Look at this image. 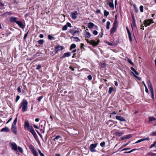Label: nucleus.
<instances>
[{"mask_svg": "<svg viewBox=\"0 0 156 156\" xmlns=\"http://www.w3.org/2000/svg\"><path fill=\"white\" fill-rule=\"evenodd\" d=\"M147 155L155 156H156V153L153 152H149L147 154Z\"/></svg>", "mask_w": 156, "mask_h": 156, "instance_id": "nucleus-21", "label": "nucleus"}, {"mask_svg": "<svg viewBox=\"0 0 156 156\" xmlns=\"http://www.w3.org/2000/svg\"><path fill=\"white\" fill-rule=\"evenodd\" d=\"M17 18L15 17H11L9 18V21L11 23L15 22L16 23Z\"/></svg>", "mask_w": 156, "mask_h": 156, "instance_id": "nucleus-8", "label": "nucleus"}, {"mask_svg": "<svg viewBox=\"0 0 156 156\" xmlns=\"http://www.w3.org/2000/svg\"><path fill=\"white\" fill-rule=\"evenodd\" d=\"M156 144V141L154 142L153 144H151L150 147V148H151L155 146V145Z\"/></svg>", "mask_w": 156, "mask_h": 156, "instance_id": "nucleus-40", "label": "nucleus"}, {"mask_svg": "<svg viewBox=\"0 0 156 156\" xmlns=\"http://www.w3.org/2000/svg\"><path fill=\"white\" fill-rule=\"evenodd\" d=\"M130 69H131V70H132L134 72V73L136 75H139L138 73L133 68V67H131Z\"/></svg>", "mask_w": 156, "mask_h": 156, "instance_id": "nucleus-22", "label": "nucleus"}, {"mask_svg": "<svg viewBox=\"0 0 156 156\" xmlns=\"http://www.w3.org/2000/svg\"><path fill=\"white\" fill-rule=\"evenodd\" d=\"M28 102L25 99H23L21 103V105L20 108L22 107V112H24L27 111V109Z\"/></svg>", "mask_w": 156, "mask_h": 156, "instance_id": "nucleus-1", "label": "nucleus"}, {"mask_svg": "<svg viewBox=\"0 0 156 156\" xmlns=\"http://www.w3.org/2000/svg\"><path fill=\"white\" fill-rule=\"evenodd\" d=\"M100 145L101 147H104L105 145V142H103L101 143L100 144Z\"/></svg>", "mask_w": 156, "mask_h": 156, "instance_id": "nucleus-44", "label": "nucleus"}, {"mask_svg": "<svg viewBox=\"0 0 156 156\" xmlns=\"http://www.w3.org/2000/svg\"><path fill=\"white\" fill-rule=\"evenodd\" d=\"M72 37L74 39H76V41L78 42V41H80V39H79V38L78 37Z\"/></svg>", "mask_w": 156, "mask_h": 156, "instance_id": "nucleus-50", "label": "nucleus"}, {"mask_svg": "<svg viewBox=\"0 0 156 156\" xmlns=\"http://www.w3.org/2000/svg\"><path fill=\"white\" fill-rule=\"evenodd\" d=\"M147 85L148 88L150 91L153 90V87L150 81H149L147 83Z\"/></svg>", "mask_w": 156, "mask_h": 156, "instance_id": "nucleus-13", "label": "nucleus"}, {"mask_svg": "<svg viewBox=\"0 0 156 156\" xmlns=\"http://www.w3.org/2000/svg\"><path fill=\"white\" fill-rule=\"evenodd\" d=\"M18 149L20 153H23V150L22 148L21 147H18Z\"/></svg>", "mask_w": 156, "mask_h": 156, "instance_id": "nucleus-46", "label": "nucleus"}, {"mask_svg": "<svg viewBox=\"0 0 156 156\" xmlns=\"http://www.w3.org/2000/svg\"><path fill=\"white\" fill-rule=\"evenodd\" d=\"M97 145V144L95 143V144H92L90 145V151L91 152H96V150L95 149V148H96Z\"/></svg>", "mask_w": 156, "mask_h": 156, "instance_id": "nucleus-3", "label": "nucleus"}, {"mask_svg": "<svg viewBox=\"0 0 156 156\" xmlns=\"http://www.w3.org/2000/svg\"><path fill=\"white\" fill-rule=\"evenodd\" d=\"M115 118L116 119L122 122H125L126 121L125 119L123 117L120 116L116 115L115 116Z\"/></svg>", "mask_w": 156, "mask_h": 156, "instance_id": "nucleus-6", "label": "nucleus"}, {"mask_svg": "<svg viewBox=\"0 0 156 156\" xmlns=\"http://www.w3.org/2000/svg\"><path fill=\"white\" fill-rule=\"evenodd\" d=\"M86 40L88 43L92 45L93 46H95L97 45L99 43L100 41L99 39L97 40V42L95 41L91 40L90 41H89L88 39H86Z\"/></svg>", "mask_w": 156, "mask_h": 156, "instance_id": "nucleus-2", "label": "nucleus"}, {"mask_svg": "<svg viewBox=\"0 0 156 156\" xmlns=\"http://www.w3.org/2000/svg\"><path fill=\"white\" fill-rule=\"evenodd\" d=\"M140 9L141 12H143V6L142 5H140Z\"/></svg>", "mask_w": 156, "mask_h": 156, "instance_id": "nucleus-45", "label": "nucleus"}, {"mask_svg": "<svg viewBox=\"0 0 156 156\" xmlns=\"http://www.w3.org/2000/svg\"><path fill=\"white\" fill-rule=\"evenodd\" d=\"M10 131V130L8 127H5L4 128H2L1 130L0 131L1 132H9Z\"/></svg>", "mask_w": 156, "mask_h": 156, "instance_id": "nucleus-9", "label": "nucleus"}, {"mask_svg": "<svg viewBox=\"0 0 156 156\" xmlns=\"http://www.w3.org/2000/svg\"><path fill=\"white\" fill-rule=\"evenodd\" d=\"M66 25L67 26V27L68 26L70 27H72L71 24L69 23H67Z\"/></svg>", "mask_w": 156, "mask_h": 156, "instance_id": "nucleus-54", "label": "nucleus"}, {"mask_svg": "<svg viewBox=\"0 0 156 156\" xmlns=\"http://www.w3.org/2000/svg\"><path fill=\"white\" fill-rule=\"evenodd\" d=\"M117 22L116 20H115V21H114V23H113V26L117 27Z\"/></svg>", "mask_w": 156, "mask_h": 156, "instance_id": "nucleus-49", "label": "nucleus"}, {"mask_svg": "<svg viewBox=\"0 0 156 156\" xmlns=\"http://www.w3.org/2000/svg\"><path fill=\"white\" fill-rule=\"evenodd\" d=\"M30 131L32 135L35 133L34 129L32 127L30 129Z\"/></svg>", "mask_w": 156, "mask_h": 156, "instance_id": "nucleus-24", "label": "nucleus"}, {"mask_svg": "<svg viewBox=\"0 0 156 156\" xmlns=\"http://www.w3.org/2000/svg\"><path fill=\"white\" fill-rule=\"evenodd\" d=\"M113 90V88L112 87H109V93L110 94H111Z\"/></svg>", "mask_w": 156, "mask_h": 156, "instance_id": "nucleus-36", "label": "nucleus"}, {"mask_svg": "<svg viewBox=\"0 0 156 156\" xmlns=\"http://www.w3.org/2000/svg\"><path fill=\"white\" fill-rule=\"evenodd\" d=\"M128 62L132 65H134V64L132 62L131 60H130L129 59H128Z\"/></svg>", "mask_w": 156, "mask_h": 156, "instance_id": "nucleus-52", "label": "nucleus"}, {"mask_svg": "<svg viewBox=\"0 0 156 156\" xmlns=\"http://www.w3.org/2000/svg\"><path fill=\"white\" fill-rule=\"evenodd\" d=\"M71 134L73 136L76 135L77 134V131L73 130V131H72Z\"/></svg>", "mask_w": 156, "mask_h": 156, "instance_id": "nucleus-25", "label": "nucleus"}, {"mask_svg": "<svg viewBox=\"0 0 156 156\" xmlns=\"http://www.w3.org/2000/svg\"><path fill=\"white\" fill-rule=\"evenodd\" d=\"M16 23H17L19 27L22 29L24 28V26L22 23L21 21H17L16 22Z\"/></svg>", "mask_w": 156, "mask_h": 156, "instance_id": "nucleus-12", "label": "nucleus"}, {"mask_svg": "<svg viewBox=\"0 0 156 156\" xmlns=\"http://www.w3.org/2000/svg\"><path fill=\"white\" fill-rule=\"evenodd\" d=\"M151 93V97L152 99L154 100V90L150 91Z\"/></svg>", "mask_w": 156, "mask_h": 156, "instance_id": "nucleus-31", "label": "nucleus"}, {"mask_svg": "<svg viewBox=\"0 0 156 156\" xmlns=\"http://www.w3.org/2000/svg\"><path fill=\"white\" fill-rule=\"evenodd\" d=\"M43 97L42 96L40 97L38 99V100L39 101H41V99L43 98Z\"/></svg>", "mask_w": 156, "mask_h": 156, "instance_id": "nucleus-57", "label": "nucleus"}, {"mask_svg": "<svg viewBox=\"0 0 156 156\" xmlns=\"http://www.w3.org/2000/svg\"><path fill=\"white\" fill-rule=\"evenodd\" d=\"M126 29L127 30V32L128 34H131V33H130V32L127 27H126Z\"/></svg>", "mask_w": 156, "mask_h": 156, "instance_id": "nucleus-61", "label": "nucleus"}, {"mask_svg": "<svg viewBox=\"0 0 156 156\" xmlns=\"http://www.w3.org/2000/svg\"><path fill=\"white\" fill-rule=\"evenodd\" d=\"M104 15L105 16H107L109 14V12L107 11L106 10H105L104 11Z\"/></svg>", "mask_w": 156, "mask_h": 156, "instance_id": "nucleus-27", "label": "nucleus"}, {"mask_svg": "<svg viewBox=\"0 0 156 156\" xmlns=\"http://www.w3.org/2000/svg\"><path fill=\"white\" fill-rule=\"evenodd\" d=\"M11 149L15 151H16L17 149V147L16 144L15 143H13L11 144Z\"/></svg>", "mask_w": 156, "mask_h": 156, "instance_id": "nucleus-7", "label": "nucleus"}, {"mask_svg": "<svg viewBox=\"0 0 156 156\" xmlns=\"http://www.w3.org/2000/svg\"><path fill=\"white\" fill-rule=\"evenodd\" d=\"M132 73L133 74L134 76L137 79L139 80H141V78L137 76L135 74H134L132 72Z\"/></svg>", "mask_w": 156, "mask_h": 156, "instance_id": "nucleus-33", "label": "nucleus"}, {"mask_svg": "<svg viewBox=\"0 0 156 156\" xmlns=\"http://www.w3.org/2000/svg\"><path fill=\"white\" fill-rule=\"evenodd\" d=\"M29 148L31 150V152L35 150L34 147L32 145H30L29 146Z\"/></svg>", "mask_w": 156, "mask_h": 156, "instance_id": "nucleus-23", "label": "nucleus"}, {"mask_svg": "<svg viewBox=\"0 0 156 156\" xmlns=\"http://www.w3.org/2000/svg\"><path fill=\"white\" fill-rule=\"evenodd\" d=\"M108 5L110 8H114V4L113 3L109 2L108 3Z\"/></svg>", "mask_w": 156, "mask_h": 156, "instance_id": "nucleus-34", "label": "nucleus"}, {"mask_svg": "<svg viewBox=\"0 0 156 156\" xmlns=\"http://www.w3.org/2000/svg\"><path fill=\"white\" fill-rule=\"evenodd\" d=\"M48 37L49 39L50 40H51L52 39H53L54 38V37H52L50 35H49L48 36Z\"/></svg>", "mask_w": 156, "mask_h": 156, "instance_id": "nucleus-43", "label": "nucleus"}, {"mask_svg": "<svg viewBox=\"0 0 156 156\" xmlns=\"http://www.w3.org/2000/svg\"><path fill=\"white\" fill-rule=\"evenodd\" d=\"M155 120L156 119L154 117H151L149 118V120L150 121Z\"/></svg>", "mask_w": 156, "mask_h": 156, "instance_id": "nucleus-32", "label": "nucleus"}, {"mask_svg": "<svg viewBox=\"0 0 156 156\" xmlns=\"http://www.w3.org/2000/svg\"><path fill=\"white\" fill-rule=\"evenodd\" d=\"M110 24V22L109 21H107V25H106L107 29H109Z\"/></svg>", "mask_w": 156, "mask_h": 156, "instance_id": "nucleus-28", "label": "nucleus"}, {"mask_svg": "<svg viewBox=\"0 0 156 156\" xmlns=\"http://www.w3.org/2000/svg\"><path fill=\"white\" fill-rule=\"evenodd\" d=\"M38 42L39 44H42L44 42V41L43 40H40L38 41Z\"/></svg>", "mask_w": 156, "mask_h": 156, "instance_id": "nucleus-37", "label": "nucleus"}, {"mask_svg": "<svg viewBox=\"0 0 156 156\" xmlns=\"http://www.w3.org/2000/svg\"><path fill=\"white\" fill-rule=\"evenodd\" d=\"M150 135L153 136H156V131H154Z\"/></svg>", "mask_w": 156, "mask_h": 156, "instance_id": "nucleus-47", "label": "nucleus"}, {"mask_svg": "<svg viewBox=\"0 0 156 156\" xmlns=\"http://www.w3.org/2000/svg\"><path fill=\"white\" fill-rule=\"evenodd\" d=\"M76 47V45L74 44H71L70 47V50H71L72 49Z\"/></svg>", "mask_w": 156, "mask_h": 156, "instance_id": "nucleus-30", "label": "nucleus"}, {"mask_svg": "<svg viewBox=\"0 0 156 156\" xmlns=\"http://www.w3.org/2000/svg\"><path fill=\"white\" fill-rule=\"evenodd\" d=\"M87 78L89 80H91L92 79V77L91 76V75H88V76H87Z\"/></svg>", "mask_w": 156, "mask_h": 156, "instance_id": "nucleus-56", "label": "nucleus"}, {"mask_svg": "<svg viewBox=\"0 0 156 156\" xmlns=\"http://www.w3.org/2000/svg\"><path fill=\"white\" fill-rule=\"evenodd\" d=\"M33 135L35 138H36L37 137V136L36 133L33 134Z\"/></svg>", "mask_w": 156, "mask_h": 156, "instance_id": "nucleus-60", "label": "nucleus"}, {"mask_svg": "<svg viewBox=\"0 0 156 156\" xmlns=\"http://www.w3.org/2000/svg\"><path fill=\"white\" fill-rule=\"evenodd\" d=\"M17 91L19 92H21V89L20 87H18L17 88Z\"/></svg>", "mask_w": 156, "mask_h": 156, "instance_id": "nucleus-58", "label": "nucleus"}, {"mask_svg": "<svg viewBox=\"0 0 156 156\" xmlns=\"http://www.w3.org/2000/svg\"><path fill=\"white\" fill-rule=\"evenodd\" d=\"M115 134L116 135L118 136H120L122 135V132H119V133L116 132L115 133Z\"/></svg>", "mask_w": 156, "mask_h": 156, "instance_id": "nucleus-38", "label": "nucleus"}, {"mask_svg": "<svg viewBox=\"0 0 156 156\" xmlns=\"http://www.w3.org/2000/svg\"><path fill=\"white\" fill-rule=\"evenodd\" d=\"M94 24L93 23L90 22L88 24V27L89 29H91L94 27Z\"/></svg>", "mask_w": 156, "mask_h": 156, "instance_id": "nucleus-17", "label": "nucleus"}, {"mask_svg": "<svg viewBox=\"0 0 156 156\" xmlns=\"http://www.w3.org/2000/svg\"><path fill=\"white\" fill-rule=\"evenodd\" d=\"M36 131L37 133L38 134V135L40 136L41 138H42V136L41 135V134L39 132V131L37 130H36Z\"/></svg>", "mask_w": 156, "mask_h": 156, "instance_id": "nucleus-64", "label": "nucleus"}, {"mask_svg": "<svg viewBox=\"0 0 156 156\" xmlns=\"http://www.w3.org/2000/svg\"><path fill=\"white\" fill-rule=\"evenodd\" d=\"M129 40L131 42L132 41V39L131 37V34H128Z\"/></svg>", "mask_w": 156, "mask_h": 156, "instance_id": "nucleus-42", "label": "nucleus"}, {"mask_svg": "<svg viewBox=\"0 0 156 156\" xmlns=\"http://www.w3.org/2000/svg\"><path fill=\"white\" fill-rule=\"evenodd\" d=\"M101 11L99 9H97L96 11V13H100Z\"/></svg>", "mask_w": 156, "mask_h": 156, "instance_id": "nucleus-62", "label": "nucleus"}, {"mask_svg": "<svg viewBox=\"0 0 156 156\" xmlns=\"http://www.w3.org/2000/svg\"><path fill=\"white\" fill-rule=\"evenodd\" d=\"M78 15V13L76 11H75L74 12H71V17L73 19H76Z\"/></svg>", "mask_w": 156, "mask_h": 156, "instance_id": "nucleus-5", "label": "nucleus"}, {"mask_svg": "<svg viewBox=\"0 0 156 156\" xmlns=\"http://www.w3.org/2000/svg\"><path fill=\"white\" fill-rule=\"evenodd\" d=\"M71 55V53L69 52L65 53L62 56V58H65L66 57H69Z\"/></svg>", "mask_w": 156, "mask_h": 156, "instance_id": "nucleus-15", "label": "nucleus"}, {"mask_svg": "<svg viewBox=\"0 0 156 156\" xmlns=\"http://www.w3.org/2000/svg\"><path fill=\"white\" fill-rule=\"evenodd\" d=\"M11 130L14 134H17V129L16 127L12 126Z\"/></svg>", "mask_w": 156, "mask_h": 156, "instance_id": "nucleus-16", "label": "nucleus"}, {"mask_svg": "<svg viewBox=\"0 0 156 156\" xmlns=\"http://www.w3.org/2000/svg\"><path fill=\"white\" fill-rule=\"evenodd\" d=\"M67 27L66 25H65L63 27L62 30H66L67 29Z\"/></svg>", "mask_w": 156, "mask_h": 156, "instance_id": "nucleus-39", "label": "nucleus"}, {"mask_svg": "<svg viewBox=\"0 0 156 156\" xmlns=\"http://www.w3.org/2000/svg\"><path fill=\"white\" fill-rule=\"evenodd\" d=\"M61 138V136L59 135L57 136L54 139H53V140L54 141H55L56 140L58 139Z\"/></svg>", "mask_w": 156, "mask_h": 156, "instance_id": "nucleus-29", "label": "nucleus"}, {"mask_svg": "<svg viewBox=\"0 0 156 156\" xmlns=\"http://www.w3.org/2000/svg\"><path fill=\"white\" fill-rule=\"evenodd\" d=\"M130 149V148H125L124 149H123L121 150V151H126L128 150H129Z\"/></svg>", "mask_w": 156, "mask_h": 156, "instance_id": "nucleus-59", "label": "nucleus"}, {"mask_svg": "<svg viewBox=\"0 0 156 156\" xmlns=\"http://www.w3.org/2000/svg\"><path fill=\"white\" fill-rule=\"evenodd\" d=\"M117 27L113 26V27L110 30L111 33H114L116 30Z\"/></svg>", "mask_w": 156, "mask_h": 156, "instance_id": "nucleus-18", "label": "nucleus"}, {"mask_svg": "<svg viewBox=\"0 0 156 156\" xmlns=\"http://www.w3.org/2000/svg\"><path fill=\"white\" fill-rule=\"evenodd\" d=\"M144 24L146 27L150 25L153 23L152 20H145L144 22Z\"/></svg>", "mask_w": 156, "mask_h": 156, "instance_id": "nucleus-4", "label": "nucleus"}, {"mask_svg": "<svg viewBox=\"0 0 156 156\" xmlns=\"http://www.w3.org/2000/svg\"><path fill=\"white\" fill-rule=\"evenodd\" d=\"M20 97L19 96V95H17L16 97V102L18 101L19 100V99H20Z\"/></svg>", "mask_w": 156, "mask_h": 156, "instance_id": "nucleus-55", "label": "nucleus"}, {"mask_svg": "<svg viewBox=\"0 0 156 156\" xmlns=\"http://www.w3.org/2000/svg\"><path fill=\"white\" fill-rule=\"evenodd\" d=\"M133 25L134 27H136L135 22H133Z\"/></svg>", "mask_w": 156, "mask_h": 156, "instance_id": "nucleus-63", "label": "nucleus"}, {"mask_svg": "<svg viewBox=\"0 0 156 156\" xmlns=\"http://www.w3.org/2000/svg\"><path fill=\"white\" fill-rule=\"evenodd\" d=\"M90 37V34L88 32H86V34H85V38H89Z\"/></svg>", "mask_w": 156, "mask_h": 156, "instance_id": "nucleus-20", "label": "nucleus"}, {"mask_svg": "<svg viewBox=\"0 0 156 156\" xmlns=\"http://www.w3.org/2000/svg\"><path fill=\"white\" fill-rule=\"evenodd\" d=\"M6 14H7L8 15H11L12 14V13L11 12H5L4 14H3L2 15V16H4Z\"/></svg>", "mask_w": 156, "mask_h": 156, "instance_id": "nucleus-35", "label": "nucleus"}, {"mask_svg": "<svg viewBox=\"0 0 156 156\" xmlns=\"http://www.w3.org/2000/svg\"><path fill=\"white\" fill-rule=\"evenodd\" d=\"M28 32L29 31H28L25 34V35H24V37H23V39L24 40H25L26 37H27V35H28Z\"/></svg>", "mask_w": 156, "mask_h": 156, "instance_id": "nucleus-53", "label": "nucleus"}, {"mask_svg": "<svg viewBox=\"0 0 156 156\" xmlns=\"http://www.w3.org/2000/svg\"><path fill=\"white\" fill-rule=\"evenodd\" d=\"M63 48L64 47L63 46H60L59 45H58L57 47H55V49L57 50V51L62 50Z\"/></svg>", "mask_w": 156, "mask_h": 156, "instance_id": "nucleus-10", "label": "nucleus"}, {"mask_svg": "<svg viewBox=\"0 0 156 156\" xmlns=\"http://www.w3.org/2000/svg\"><path fill=\"white\" fill-rule=\"evenodd\" d=\"M149 138L148 137H146L142 139H140L139 140H138L137 141H136L135 143L136 144L140 142H141L144 141L145 140H149Z\"/></svg>", "mask_w": 156, "mask_h": 156, "instance_id": "nucleus-14", "label": "nucleus"}, {"mask_svg": "<svg viewBox=\"0 0 156 156\" xmlns=\"http://www.w3.org/2000/svg\"><path fill=\"white\" fill-rule=\"evenodd\" d=\"M30 127V124L28 121H26L25 122V127H27L28 129Z\"/></svg>", "mask_w": 156, "mask_h": 156, "instance_id": "nucleus-19", "label": "nucleus"}, {"mask_svg": "<svg viewBox=\"0 0 156 156\" xmlns=\"http://www.w3.org/2000/svg\"><path fill=\"white\" fill-rule=\"evenodd\" d=\"M132 137L131 135L130 134L127 135H126L122 136V140L127 139L131 138Z\"/></svg>", "mask_w": 156, "mask_h": 156, "instance_id": "nucleus-11", "label": "nucleus"}, {"mask_svg": "<svg viewBox=\"0 0 156 156\" xmlns=\"http://www.w3.org/2000/svg\"><path fill=\"white\" fill-rule=\"evenodd\" d=\"M41 67V66L40 65H37L36 69H39Z\"/></svg>", "mask_w": 156, "mask_h": 156, "instance_id": "nucleus-48", "label": "nucleus"}, {"mask_svg": "<svg viewBox=\"0 0 156 156\" xmlns=\"http://www.w3.org/2000/svg\"><path fill=\"white\" fill-rule=\"evenodd\" d=\"M93 34L95 35H97L98 34V32L96 30H94L93 32Z\"/></svg>", "mask_w": 156, "mask_h": 156, "instance_id": "nucleus-51", "label": "nucleus"}, {"mask_svg": "<svg viewBox=\"0 0 156 156\" xmlns=\"http://www.w3.org/2000/svg\"><path fill=\"white\" fill-rule=\"evenodd\" d=\"M132 20L133 22L136 21V20H135L134 16L133 14H132Z\"/></svg>", "mask_w": 156, "mask_h": 156, "instance_id": "nucleus-41", "label": "nucleus"}, {"mask_svg": "<svg viewBox=\"0 0 156 156\" xmlns=\"http://www.w3.org/2000/svg\"><path fill=\"white\" fill-rule=\"evenodd\" d=\"M32 152L34 156H38V153L36 150Z\"/></svg>", "mask_w": 156, "mask_h": 156, "instance_id": "nucleus-26", "label": "nucleus"}]
</instances>
